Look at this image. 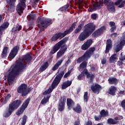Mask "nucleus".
Here are the masks:
<instances>
[{"label": "nucleus", "mask_w": 125, "mask_h": 125, "mask_svg": "<svg viewBox=\"0 0 125 125\" xmlns=\"http://www.w3.org/2000/svg\"><path fill=\"white\" fill-rule=\"evenodd\" d=\"M25 67L26 65L23 63V61L21 60L8 70L7 83L9 85H11L13 83L15 78L21 74V72Z\"/></svg>", "instance_id": "1"}, {"label": "nucleus", "mask_w": 125, "mask_h": 125, "mask_svg": "<svg viewBox=\"0 0 125 125\" xmlns=\"http://www.w3.org/2000/svg\"><path fill=\"white\" fill-rule=\"evenodd\" d=\"M68 40H69V37H65L56 43L53 47V49L50 51V54H54L60 50L57 54V58L62 57L65 54V52L67 51V47L66 43L68 42Z\"/></svg>", "instance_id": "2"}, {"label": "nucleus", "mask_w": 125, "mask_h": 125, "mask_svg": "<svg viewBox=\"0 0 125 125\" xmlns=\"http://www.w3.org/2000/svg\"><path fill=\"white\" fill-rule=\"evenodd\" d=\"M96 26L94 23L90 22L84 26V30L79 35L78 39L80 42H83L95 31Z\"/></svg>", "instance_id": "3"}, {"label": "nucleus", "mask_w": 125, "mask_h": 125, "mask_svg": "<svg viewBox=\"0 0 125 125\" xmlns=\"http://www.w3.org/2000/svg\"><path fill=\"white\" fill-rule=\"evenodd\" d=\"M64 74L65 72L64 71H61L55 78L51 84V87H49L48 89L45 90L42 93L43 95H46L49 94V93H51L52 91H53V89L57 87V85L59 84V83L62 79V78H63V76H64Z\"/></svg>", "instance_id": "4"}, {"label": "nucleus", "mask_w": 125, "mask_h": 125, "mask_svg": "<svg viewBox=\"0 0 125 125\" xmlns=\"http://www.w3.org/2000/svg\"><path fill=\"white\" fill-rule=\"evenodd\" d=\"M77 22H74L72 24L71 26L68 29L64 31L63 33L59 32L58 33H56L54 34L52 37L51 38L52 42H56L59 39L61 40V39H63L64 37H66L68 34H71L73 31H74V29H76V26H77Z\"/></svg>", "instance_id": "5"}, {"label": "nucleus", "mask_w": 125, "mask_h": 125, "mask_svg": "<svg viewBox=\"0 0 125 125\" xmlns=\"http://www.w3.org/2000/svg\"><path fill=\"white\" fill-rule=\"evenodd\" d=\"M51 24H52V20L50 19L39 17L37 19V26L41 32H43Z\"/></svg>", "instance_id": "6"}, {"label": "nucleus", "mask_w": 125, "mask_h": 125, "mask_svg": "<svg viewBox=\"0 0 125 125\" xmlns=\"http://www.w3.org/2000/svg\"><path fill=\"white\" fill-rule=\"evenodd\" d=\"M22 104L21 100H16L10 103L8 106L7 112L6 113L5 118H8L14 112L15 110H17Z\"/></svg>", "instance_id": "7"}, {"label": "nucleus", "mask_w": 125, "mask_h": 125, "mask_svg": "<svg viewBox=\"0 0 125 125\" xmlns=\"http://www.w3.org/2000/svg\"><path fill=\"white\" fill-rule=\"evenodd\" d=\"M95 50L96 49L94 47H91L89 48V49L85 51V52L82 56L79 57L77 59V63L80 64V63H82V61L84 60H88V59H89V58H90L91 56L94 54V51H95Z\"/></svg>", "instance_id": "8"}, {"label": "nucleus", "mask_w": 125, "mask_h": 125, "mask_svg": "<svg viewBox=\"0 0 125 125\" xmlns=\"http://www.w3.org/2000/svg\"><path fill=\"white\" fill-rule=\"evenodd\" d=\"M104 4L106 6L108 11L111 13H115L116 12V8H115V5L114 2L111 0H104Z\"/></svg>", "instance_id": "9"}, {"label": "nucleus", "mask_w": 125, "mask_h": 125, "mask_svg": "<svg viewBox=\"0 0 125 125\" xmlns=\"http://www.w3.org/2000/svg\"><path fill=\"white\" fill-rule=\"evenodd\" d=\"M30 101H31V98L29 97L23 103L21 106L19 108L17 112H16L17 116H20V115H22V114L24 113V111H25L27 107H28V105H29Z\"/></svg>", "instance_id": "10"}, {"label": "nucleus", "mask_w": 125, "mask_h": 125, "mask_svg": "<svg viewBox=\"0 0 125 125\" xmlns=\"http://www.w3.org/2000/svg\"><path fill=\"white\" fill-rule=\"evenodd\" d=\"M26 8V0H20L17 6L16 10L19 15L23 13V11Z\"/></svg>", "instance_id": "11"}, {"label": "nucleus", "mask_w": 125, "mask_h": 125, "mask_svg": "<svg viewBox=\"0 0 125 125\" xmlns=\"http://www.w3.org/2000/svg\"><path fill=\"white\" fill-rule=\"evenodd\" d=\"M66 100H67V97L66 96H63L61 97L60 100L59 102L58 105V111L60 112H63L65 109V105L66 104Z\"/></svg>", "instance_id": "12"}, {"label": "nucleus", "mask_w": 125, "mask_h": 125, "mask_svg": "<svg viewBox=\"0 0 125 125\" xmlns=\"http://www.w3.org/2000/svg\"><path fill=\"white\" fill-rule=\"evenodd\" d=\"M27 87L28 85L26 83H22L18 88L17 91L18 93L21 94V96H26L28 93L27 92Z\"/></svg>", "instance_id": "13"}, {"label": "nucleus", "mask_w": 125, "mask_h": 125, "mask_svg": "<svg viewBox=\"0 0 125 125\" xmlns=\"http://www.w3.org/2000/svg\"><path fill=\"white\" fill-rule=\"evenodd\" d=\"M105 31H106V26H103L97 30L95 31L92 34V36L93 38H96V37L101 36V35L104 33Z\"/></svg>", "instance_id": "14"}, {"label": "nucleus", "mask_w": 125, "mask_h": 125, "mask_svg": "<svg viewBox=\"0 0 125 125\" xmlns=\"http://www.w3.org/2000/svg\"><path fill=\"white\" fill-rule=\"evenodd\" d=\"M91 89L95 94H99L102 89V87L98 83L93 84L91 86Z\"/></svg>", "instance_id": "15"}, {"label": "nucleus", "mask_w": 125, "mask_h": 125, "mask_svg": "<svg viewBox=\"0 0 125 125\" xmlns=\"http://www.w3.org/2000/svg\"><path fill=\"white\" fill-rule=\"evenodd\" d=\"M19 49H20V47H19V46L17 45L14 47L9 54V58H11V59H14L15 56L18 54V51H19Z\"/></svg>", "instance_id": "16"}, {"label": "nucleus", "mask_w": 125, "mask_h": 125, "mask_svg": "<svg viewBox=\"0 0 125 125\" xmlns=\"http://www.w3.org/2000/svg\"><path fill=\"white\" fill-rule=\"evenodd\" d=\"M22 59L23 61V63H26V64H30L31 63L32 60H33V57L30 53H27L26 54L22 56Z\"/></svg>", "instance_id": "17"}, {"label": "nucleus", "mask_w": 125, "mask_h": 125, "mask_svg": "<svg viewBox=\"0 0 125 125\" xmlns=\"http://www.w3.org/2000/svg\"><path fill=\"white\" fill-rule=\"evenodd\" d=\"M92 42H93L92 39L87 40L81 46V49L82 50H87L90 47V45L92 44Z\"/></svg>", "instance_id": "18"}, {"label": "nucleus", "mask_w": 125, "mask_h": 125, "mask_svg": "<svg viewBox=\"0 0 125 125\" xmlns=\"http://www.w3.org/2000/svg\"><path fill=\"white\" fill-rule=\"evenodd\" d=\"M16 0H6V2L7 4H9V6L8 7V12H13L14 11V4Z\"/></svg>", "instance_id": "19"}, {"label": "nucleus", "mask_w": 125, "mask_h": 125, "mask_svg": "<svg viewBox=\"0 0 125 125\" xmlns=\"http://www.w3.org/2000/svg\"><path fill=\"white\" fill-rule=\"evenodd\" d=\"M113 48V41L111 39L106 40L105 53H109V51Z\"/></svg>", "instance_id": "20"}, {"label": "nucleus", "mask_w": 125, "mask_h": 125, "mask_svg": "<svg viewBox=\"0 0 125 125\" xmlns=\"http://www.w3.org/2000/svg\"><path fill=\"white\" fill-rule=\"evenodd\" d=\"M9 26V22L6 21L0 26V39H1L3 32L8 28Z\"/></svg>", "instance_id": "21"}, {"label": "nucleus", "mask_w": 125, "mask_h": 125, "mask_svg": "<svg viewBox=\"0 0 125 125\" xmlns=\"http://www.w3.org/2000/svg\"><path fill=\"white\" fill-rule=\"evenodd\" d=\"M83 73L84 75H86L87 79L90 78V80L89 81V83H91L93 82V80H94V78H95V75L94 74H91L90 76V73L88 72V70L87 69H83Z\"/></svg>", "instance_id": "22"}, {"label": "nucleus", "mask_w": 125, "mask_h": 125, "mask_svg": "<svg viewBox=\"0 0 125 125\" xmlns=\"http://www.w3.org/2000/svg\"><path fill=\"white\" fill-rule=\"evenodd\" d=\"M66 104L67 106V109L71 110V109L74 108L75 106V102L71 98H67L66 100Z\"/></svg>", "instance_id": "23"}, {"label": "nucleus", "mask_w": 125, "mask_h": 125, "mask_svg": "<svg viewBox=\"0 0 125 125\" xmlns=\"http://www.w3.org/2000/svg\"><path fill=\"white\" fill-rule=\"evenodd\" d=\"M125 45V41H119V43L116 45V52H119L123 49V47Z\"/></svg>", "instance_id": "24"}, {"label": "nucleus", "mask_w": 125, "mask_h": 125, "mask_svg": "<svg viewBox=\"0 0 125 125\" xmlns=\"http://www.w3.org/2000/svg\"><path fill=\"white\" fill-rule=\"evenodd\" d=\"M117 87L113 85L111 86L108 90V94L112 95V96H115L116 92H117Z\"/></svg>", "instance_id": "25"}, {"label": "nucleus", "mask_w": 125, "mask_h": 125, "mask_svg": "<svg viewBox=\"0 0 125 125\" xmlns=\"http://www.w3.org/2000/svg\"><path fill=\"white\" fill-rule=\"evenodd\" d=\"M83 26H84V21H82L81 22V23L78 25V27L74 30V34H79V33H80V32L82 31V29H83Z\"/></svg>", "instance_id": "26"}, {"label": "nucleus", "mask_w": 125, "mask_h": 125, "mask_svg": "<svg viewBox=\"0 0 125 125\" xmlns=\"http://www.w3.org/2000/svg\"><path fill=\"white\" fill-rule=\"evenodd\" d=\"M48 67H49V63L48 62H44L40 68V72H43V71H45Z\"/></svg>", "instance_id": "27"}, {"label": "nucleus", "mask_w": 125, "mask_h": 125, "mask_svg": "<svg viewBox=\"0 0 125 125\" xmlns=\"http://www.w3.org/2000/svg\"><path fill=\"white\" fill-rule=\"evenodd\" d=\"M114 4L115 5H118L119 8H122V7H125V0H116Z\"/></svg>", "instance_id": "28"}, {"label": "nucleus", "mask_w": 125, "mask_h": 125, "mask_svg": "<svg viewBox=\"0 0 125 125\" xmlns=\"http://www.w3.org/2000/svg\"><path fill=\"white\" fill-rule=\"evenodd\" d=\"M108 82L109 84H114L115 85H117L119 83V80L116 78L112 77L108 78Z\"/></svg>", "instance_id": "29"}, {"label": "nucleus", "mask_w": 125, "mask_h": 125, "mask_svg": "<svg viewBox=\"0 0 125 125\" xmlns=\"http://www.w3.org/2000/svg\"><path fill=\"white\" fill-rule=\"evenodd\" d=\"M64 61V58H62L61 60H60L58 62H57L54 67L52 68V71H56L59 68V66L62 64V62Z\"/></svg>", "instance_id": "30"}, {"label": "nucleus", "mask_w": 125, "mask_h": 125, "mask_svg": "<svg viewBox=\"0 0 125 125\" xmlns=\"http://www.w3.org/2000/svg\"><path fill=\"white\" fill-rule=\"evenodd\" d=\"M72 84V81L67 80L65 82L63 83L62 85V89H66L67 87H69Z\"/></svg>", "instance_id": "31"}, {"label": "nucleus", "mask_w": 125, "mask_h": 125, "mask_svg": "<svg viewBox=\"0 0 125 125\" xmlns=\"http://www.w3.org/2000/svg\"><path fill=\"white\" fill-rule=\"evenodd\" d=\"M9 48L8 47H4L2 50V53L1 54V58L5 59L7 57V51H8Z\"/></svg>", "instance_id": "32"}, {"label": "nucleus", "mask_w": 125, "mask_h": 125, "mask_svg": "<svg viewBox=\"0 0 125 125\" xmlns=\"http://www.w3.org/2000/svg\"><path fill=\"white\" fill-rule=\"evenodd\" d=\"M87 60L82 61L81 62H83L79 66L80 71H83V69H86V67L87 66Z\"/></svg>", "instance_id": "33"}, {"label": "nucleus", "mask_w": 125, "mask_h": 125, "mask_svg": "<svg viewBox=\"0 0 125 125\" xmlns=\"http://www.w3.org/2000/svg\"><path fill=\"white\" fill-rule=\"evenodd\" d=\"M109 26L111 28L110 29V31L111 33H114L116 30H117V26H116V23L114 21L109 22Z\"/></svg>", "instance_id": "34"}, {"label": "nucleus", "mask_w": 125, "mask_h": 125, "mask_svg": "<svg viewBox=\"0 0 125 125\" xmlns=\"http://www.w3.org/2000/svg\"><path fill=\"white\" fill-rule=\"evenodd\" d=\"M117 54H114L109 58V63H113L117 62Z\"/></svg>", "instance_id": "35"}, {"label": "nucleus", "mask_w": 125, "mask_h": 125, "mask_svg": "<svg viewBox=\"0 0 125 125\" xmlns=\"http://www.w3.org/2000/svg\"><path fill=\"white\" fill-rule=\"evenodd\" d=\"M73 110H74L76 113H77V114H81V113H82V106H81L80 104H78L76 107L73 108Z\"/></svg>", "instance_id": "36"}, {"label": "nucleus", "mask_w": 125, "mask_h": 125, "mask_svg": "<svg viewBox=\"0 0 125 125\" xmlns=\"http://www.w3.org/2000/svg\"><path fill=\"white\" fill-rule=\"evenodd\" d=\"M69 6H70V4L67 3L66 5L60 8L59 9V11H61V12H66L67 9L69 8Z\"/></svg>", "instance_id": "37"}, {"label": "nucleus", "mask_w": 125, "mask_h": 125, "mask_svg": "<svg viewBox=\"0 0 125 125\" xmlns=\"http://www.w3.org/2000/svg\"><path fill=\"white\" fill-rule=\"evenodd\" d=\"M51 96L50 95H47L46 96V97H44L43 99L41 101V104L42 105H44L49 101V98H50Z\"/></svg>", "instance_id": "38"}, {"label": "nucleus", "mask_w": 125, "mask_h": 125, "mask_svg": "<svg viewBox=\"0 0 125 125\" xmlns=\"http://www.w3.org/2000/svg\"><path fill=\"white\" fill-rule=\"evenodd\" d=\"M100 115L102 116V118H105V117H108L109 116V112L103 109L100 112Z\"/></svg>", "instance_id": "39"}, {"label": "nucleus", "mask_w": 125, "mask_h": 125, "mask_svg": "<svg viewBox=\"0 0 125 125\" xmlns=\"http://www.w3.org/2000/svg\"><path fill=\"white\" fill-rule=\"evenodd\" d=\"M119 122L115 121V120H114L112 118H109L107 119V124L108 125H117Z\"/></svg>", "instance_id": "40"}, {"label": "nucleus", "mask_w": 125, "mask_h": 125, "mask_svg": "<svg viewBox=\"0 0 125 125\" xmlns=\"http://www.w3.org/2000/svg\"><path fill=\"white\" fill-rule=\"evenodd\" d=\"M83 101L85 103L88 102V93L85 92L83 95Z\"/></svg>", "instance_id": "41"}, {"label": "nucleus", "mask_w": 125, "mask_h": 125, "mask_svg": "<svg viewBox=\"0 0 125 125\" xmlns=\"http://www.w3.org/2000/svg\"><path fill=\"white\" fill-rule=\"evenodd\" d=\"M28 119V117L26 116V115H23L22 117V120L21 123V125H26V123H27V120Z\"/></svg>", "instance_id": "42"}, {"label": "nucleus", "mask_w": 125, "mask_h": 125, "mask_svg": "<svg viewBox=\"0 0 125 125\" xmlns=\"http://www.w3.org/2000/svg\"><path fill=\"white\" fill-rule=\"evenodd\" d=\"M101 6L100 3L97 2L93 5V7H94V9L95 11L97 9H100L101 8V6Z\"/></svg>", "instance_id": "43"}, {"label": "nucleus", "mask_w": 125, "mask_h": 125, "mask_svg": "<svg viewBox=\"0 0 125 125\" xmlns=\"http://www.w3.org/2000/svg\"><path fill=\"white\" fill-rule=\"evenodd\" d=\"M85 75L84 74V72H83V71L81 72V74L79 75H78L77 79L78 81H82L83 77H85Z\"/></svg>", "instance_id": "44"}, {"label": "nucleus", "mask_w": 125, "mask_h": 125, "mask_svg": "<svg viewBox=\"0 0 125 125\" xmlns=\"http://www.w3.org/2000/svg\"><path fill=\"white\" fill-rule=\"evenodd\" d=\"M36 18V16L34 14H30L27 17V19L28 21H32L31 20H35Z\"/></svg>", "instance_id": "45"}, {"label": "nucleus", "mask_w": 125, "mask_h": 125, "mask_svg": "<svg viewBox=\"0 0 125 125\" xmlns=\"http://www.w3.org/2000/svg\"><path fill=\"white\" fill-rule=\"evenodd\" d=\"M10 97H11V95L10 94H8L7 96L5 97L4 103L5 104H6L8 102V101L10 99Z\"/></svg>", "instance_id": "46"}, {"label": "nucleus", "mask_w": 125, "mask_h": 125, "mask_svg": "<svg viewBox=\"0 0 125 125\" xmlns=\"http://www.w3.org/2000/svg\"><path fill=\"white\" fill-rule=\"evenodd\" d=\"M95 121H96V122H99V121H101V120L102 119V117L101 115H99L98 116L95 115L94 116Z\"/></svg>", "instance_id": "47"}, {"label": "nucleus", "mask_w": 125, "mask_h": 125, "mask_svg": "<svg viewBox=\"0 0 125 125\" xmlns=\"http://www.w3.org/2000/svg\"><path fill=\"white\" fill-rule=\"evenodd\" d=\"M33 24H34V21H29L28 24V29H31V28H33Z\"/></svg>", "instance_id": "48"}, {"label": "nucleus", "mask_w": 125, "mask_h": 125, "mask_svg": "<svg viewBox=\"0 0 125 125\" xmlns=\"http://www.w3.org/2000/svg\"><path fill=\"white\" fill-rule=\"evenodd\" d=\"M15 28L16 29V31H20L21 29H22V26L19 25V24H18L17 25L16 27H15Z\"/></svg>", "instance_id": "49"}, {"label": "nucleus", "mask_w": 125, "mask_h": 125, "mask_svg": "<svg viewBox=\"0 0 125 125\" xmlns=\"http://www.w3.org/2000/svg\"><path fill=\"white\" fill-rule=\"evenodd\" d=\"M111 38H113V39H115V38H117L118 37V33L115 32L111 34L110 35Z\"/></svg>", "instance_id": "50"}, {"label": "nucleus", "mask_w": 125, "mask_h": 125, "mask_svg": "<svg viewBox=\"0 0 125 125\" xmlns=\"http://www.w3.org/2000/svg\"><path fill=\"white\" fill-rule=\"evenodd\" d=\"M124 64V62L120 60L119 61L117 62V66H123Z\"/></svg>", "instance_id": "51"}, {"label": "nucleus", "mask_w": 125, "mask_h": 125, "mask_svg": "<svg viewBox=\"0 0 125 125\" xmlns=\"http://www.w3.org/2000/svg\"><path fill=\"white\" fill-rule=\"evenodd\" d=\"M70 74L71 71H68L66 73L64 74L63 78H64V79H67V78L70 76Z\"/></svg>", "instance_id": "52"}, {"label": "nucleus", "mask_w": 125, "mask_h": 125, "mask_svg": "<svg viewBox=\"0 0 125 125\" xmlns=\"http://www.w3.org/2000/svg\"><path fill=\"white\" fill-rule=\"evenodd\" d=\"M121 106L125 110V100H123L121 103Z\"/></svg>", "instance_id": "53"}, {"label": "nucleus", "mask_w": 125, "mask_h": 125, "mask_svg": "<svg viewBox=\"0 0 125 125\" xmlns=\"http://www.w3.org/2000/svg\"><path fill=\"white\" fill-rule=\"evenodd\" d=\"M81 124V121L79 119V118L77 119V120L75 121L74 122V125H80Z\"/></svg>", "instance_id": "54"}, {"label": "nucleus", "mask_w": 125, "mask_h": 125, "mask_svg": "<svg viewBox=\"0 0 125 125\" xmlns=\"http://www.w3.org/2000/svg\"><path fill=\"white\" fill-rule=\"evenodd\" d=\"M101 63L103 65H105L107 63V59L104 58L101 60Z\"/></svg>", "instance_id": "55"}, {"label": "nucleus", "mask_w": 125, "mask_h": 125, "mask_svg": "<svg viewBox=\"0 0 125 125\" xmlns=\"http://www.w3.org/2000/svg\"><path fill=\"white\" fill-rule=\"evenodd\" d=\"M85 125H92V121L90 120H88L85 123Z\"/></svg>", "instance_id": "56"}, {"label": "nucleus", "mask_w": 125, "mask_h": 125, "mask_svg": "<svg viewBox=\"0 0 125 125\" xmlns=\"http://www.w3.org/2000/svg\"><path fill=\"white\" fill-rule=\"evenodd\" d=\"M70 63H71V60H70V59H68L67 61L65 62V63L64 64V66L65 67H67V66H68V65H69V64H70Z\"/></svg>", "instance_id": "57"}, {"label": "nucleus", "mask_w": 125, "mask_h": 125, "mask_svg": "<svg viewBox=\"0 0 125 125\" xmlns=\"http://www.w3.org/2000/svg\"><path fill=\"white\" fill-rule=\"evenodd\" d=\"M120 42H125V32L123 34V36L122 37L121 39H120Z\"/></svg>", "instance_id": "58"}, {"label": "nucleus", "mask_w": 125, "mask_h": 125, "mask_svg": "<svg viewBox=\"0 0 125 125\" xmlns=\"http://www.w3.org/2000/svg\"><path fill=\"white\" fill-rule=\"evenodd\" d=\"M91 17L92 18H93V19H96V18H97V15H96V14H93L91 15Z\"/></svg>", "instance_id": "59"}, {"label": "nucleus", "mask_w": 125, "mask_h": 125, "mask_svg": "<svg viewBox=\"0 0 125 125\" xmlns=\"http://www.w3.org/2000/svg\"><path fill=\"white\" fill-rule=\"evenodd\" d=\"M88 11L89 12H92L93 11H95V10H94V8L93 7L92 8L88 9Z\"/></svg>", "instance_id": "60"}, {"label": "nucleus", "mask_w": 125, "mask_h": 125, "mask_svg": "<svg viewBox=\"0 0 125 125\" xmlns=\"http://www.w3.org/2000/svg\"><path fill=\"white\" fill-rule=\"evenodd\" d=\"M2 20H3V18L2 15H0V25L1 22H2Z\"/></svg>", "instance_id": "61"}, {"label": "nucleus", "mask_w": 125, "mask_h": 125, "mask_svg": "<svg viewBox=\"0 0 125 125\" xmlns=\"http://www.w3.org/2000/svg\"><path fill=\"white\" fill-rule=\"evenodd\" d=\"M118 94H123V95H125V91L123 90V91H120Z\"/></svg>", "instance_id": "62"}, {"label": "nucleus", "mask_w": 125, "mask_h": 125, "mask_svg": "<svg viewBox=\"0 0 125 125\" xmlns=\"http://www.w3.org/2000/svg\"><path fill=\"white\" fill-rule=\"evenodd\" d=\"M120 60H121V61H123V62L125 61V56L121 57V58H120Z\"/></svg>", "instance_id": "63"}, {"label": "nucleus", "mask_w": 125, "mask_h": 125, "mask_svg": "<svg viewBox=\"0 0 125 125\" xmlns=\"http://www.w3.org/2000/svg\"><path fill=\"white\" fill-rule=\"evenodd\" d=\"M81 88L80 87H78L77 90V94H79L80 93V92H81Z\"/></svg>", "instance_id": "64"}]
</instances>
